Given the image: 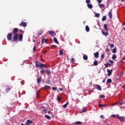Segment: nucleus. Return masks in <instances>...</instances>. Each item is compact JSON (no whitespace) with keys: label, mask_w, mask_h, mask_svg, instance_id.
<instances>
[{"label":"nucleus","mask_w":125,"mask_h":125,"mask_svg":"<svg viewBox=\"0 0 125 125\" xmlns=\"http://www.w3.org/2000/svg\"><path fill=\"white\" fill-rule=\"evenodd\" d=\"M114 105H117V104H112V106H114Z\"/></svg>","instance_id":"obj_62"},{"label":"nucleus","mask_w":125,"mask_h":125,"mask_svg":"<svg viewBox=\"0 0 125 125\" xmlns=\"http://www.w3.org/2000/svg\"><path fill=\"white\" fill-rule=\"evenodd\" d=\"M33 124V121L28 120H27L26 123L25 124L26 125H31V124Z\"/></svg>","instance_id":"obj_5"},{"label":"nucleus","mask_w":125,"mask_h":125,"mask_svg":"<svg viewBox=\"0 0 125 125\" xmlns=\"http://www.w3.org/2000/svg\"><path fill=\"white\" fill-rule=\"evenodd\" d=\"M85 30H86V32H89V27H88V26H86L85 27Z\"/></svg>","instance_id":"obj_22"},{"label":"nucleus","mask_w":125,"mask_h":125,"mask_svg":"<svg viewBox=\"0 0 125 125\" xmlns=\"http://www.w3.org/2000/svg\"><path fill=\"white\" fill-rule=\"evenodd\" d=\"M22 39H23V35L22 34H20L19 36V40L20 42H22Z\"/></svg>","instance_id":"obj_8"},{"label":"nucleus","mask_w":125,"mask_h":125,"mask_svg":"<svg viewBox=\"0 0 125 125\" xmlns=\"http://www.w3.org/2000/svg\"><path fill=\"white\" fill-rule=\"evenodd\" d=\"M107 73H108L107 76H108V77H110V76H111V75H112V72H113V69H111V70H110V69H107Z\"/></svg>","instance_id":"obj_2"},{"label":"nucleus","mask_w":125,"mask_h":125,"mask_svg":"<svg viewBox=\"0 0 125 125\" xmlns=\"http://www.w3.org/2000/svg\"><path fill=\"white\" fill-rule=\"evenodd\" d=\"M43 111L44 112V113H45V114H46V109H43Z\"/></svg>","instance_id":"obj_50"},{"label":"nucleus","mask_w":125,"mask_h":125,"mask_svg":"<svg viewBox=\"0 0 125 125\" xmlns=\"http://www.w3.org/2000/svg\"><path fill=\"white\" fill-rule=\"evenodd\" d=\"M97 88L98 89V90H102L101 86L99 85H97Z\"/></svg>","instance_id":"obj_19"},{"label":"nucleus","mask_w":125,"mask_h":125,"mask_svg":"<svg viewBox=\"0 0 125 125\" xmlns=\"http://www.w3.org/2000/svg\"><path fill=\"white\" fill-rule=\"evenodd\" d=\"M104 28L105 31H108V28H107V24H104Z\"/></svg>","instance_id":"obj_30"},{"label":"nucleus","mask_w":125,"mask_h":125,"mask_svg":"<svg viewBox=\"0 0 125 125\" xmlns=\"http://www.w3.org/2000/svg\"><path fill=\"white\" fill-rule=\"evenodd\" d=\"M109 65H110V63H106V64H104V66L106 68H108V66H109Z\"/></svg>","instance_id":"obj_34"},{"label":"nucleus","mask_w":125,"mask_h":125,"mask_svg":"<svg viewBox=\"0 0 125 125\" xmlns=\"http://www.w3.org/2000/svg\"><path fill=\"white\" fill-rule=\"evenodd\" d=\"M99 6L100 8H103L105 5L103 4H99Z\"/></svg>","instance_id":"obj_17"},{"label":"nucleus","mask_w":125,"mask_h":125,"mask_svg":"<svg viewBox=\"0 0 125 125\" xmlns=\"http://www.w3.org/2000/svg\"><path fill=\"white\" fill-rule=\"evenodd\" d=\"M102 33L103 35H104V36H105V37H107V36H108V32H106L105 33V32H104V31H102Z\"/></svg>","instance_id":"obj_14"},{"label":"nucleus","mask_w":125,"mask_h":125,"mask_svg":"<svg viewBox=\"0 0 125 125\" xmlns=\"http://www.w3.org/2000/svg\"><path fill=\"white\" fill-rule=\"evenodd\" d=\"M10 90V88H8L6 90V92H7L8 91H9Z\"/></svg>","instance_id":"obj_53"},{"label":"nucleus","mask_w":125,"mask_h":125,"mask_svg":"<svg viewBox=\"0 0 125 125\" xmlns=\"http://www.w3.org/2000/svg\"><path fill=\"white\" fill-rule=\"evenodd\" d=\"M67 106H68V104H67V103L64 104L63 105V108H66L67 107Z\"/></svg>","instance_id":"obj_35"},{"label":"nucleus","mask_w":125,"mask_h":125,"mask_svg":"<svg viewBox=\"0 0 125 125\" xmlns=\"http://www.w3.org/2000/svg\"><path fill=\"white\" fill-rule=\"evenodd\" d=\"M97 1L98 2V4H100V3H101L102 2V0H97Z\"/></svg>","instance_id":"obj_40"},{"label":"nucleus","mask_w":125,"mask_h":125,"mask_svg":"<svg viewBox=\"0 0 125 125\" xmlns=\"http://www.w3.org/2000/svg\"><path fill=\"white\" fill-rule=\"evenodd\" d=\"M114 105H117V104H112V106H114Z\"/></svg>","instance_id":"obj_63"},{"label":"nucleus","mask_w":125,"mask_h":125,"mask_svg":"<svg viewBox=\"0 0 125 125\" xmlns=\"http://www.w3.org/2000/svg\"><path fill=\"white\" fill-rule=\"evenodd\" d=\"M42 80V78H39L37 79V83H41V80Z\"/></svg>","instance_id":"obj_26"},{"label":"nucleus","mask_w":125,"mask_h":125,"mask_svg":"<svg viewBox=\"0 0 125 125\" xmlns=\"http://www.w3.org/2000/svg\"><path fill=\"white\" fill-rule=\"evenodd\" d=\"M54 42H56V43H57L58 44H59V42H58V41L57 40V39L54 38Z\"/></svg>","instance_id":"obj_16"},{"label":"nucleus","mask_w":125,"mask_h":125,"mask_svg":"<svg viewBox=\"0 0 125 125\" xmlns=\"http://www.w3.org/2000/svg\"><path fill=\"white\" fill-rule=\"evenodd\" d=\"M124 89L125 91V84L124 85Z\"/></svg>","instance_id":"obj_61"},{"label":"nucleus","mask_w":125,"mask_h":125,"mask_svg":"<svg viewBox=\"0 0 125 125\" xmlns=\"http://www.w3.org/2000/svg\"><path fill=\"white\" fill-rule=\"evenodd\" d=\"M106 51H107V52H108V51H109V49H108V48H106Z\"/></svg>","instance_id":"obj_57"},{"label":"nucleus","mask_w":125,"mask_h":125,"mask_svg":"<svg viewBox=\"0 0 125 125\" xmlns=\"http://www.w3.org/2000/svg\"><path fill=\"white\" fill-rule=\"evenodd\" d=\"M52 46H54V47H57V46L55 45H52Z\"/></svg>","instance_id":"obj_59"},{"label":"nucleus","mask_w":125,"mask_h":125,"mask_svg":"<svg viewBox=\"0 0 125 125\" xmlns=\"http://www.w3.org/2000/svg\"><path fill=\"white\" fill-rule=\"evenodd\" d=\"M99 107H107V105L105 104H99Z\"/></svg>","instance_id":"obj_33"},{"label":"nucleus","mask_w":125,"mask_h":125,"mask_svg":"<svg viewBox=\"0 0 125 125\" xmlns=\"http://www.w3.org/2000/svg\"><path fill=\"white\" fill-rule=\"evenodd\" d=\"M100 97H101V98H104V97H105V96L103 95H102L100 96Z\"/></svg>","instance_id":"obj_48"},{"label":"nucleus","mask_w":125,"mask_h":125,"mask_svg":"<svg viewBox=\"0 0 125 125\" xmlns=\"http://www.w3.org/2000/svg\"><path fill=\"white\" fill-rule=\"evenodd\" d=\"M20 26H21L22 27H26L27 26V22L21 21L20 24Z\"/></svg>","instance_id":"obj_3"},{"label":"nucleus","mask_w":125,"mask_h":125,"mask_svg":"<svg viewBox=\"0 0 125 125\" xmlns=\"http://www.w3.org/2000/svg\"><path fill=\"white\" fill-rule=\"evenodd\" d=\"M40 69H42V68H43V67L44 68H46V66H45V65H44V64H43L42 63H40Z\"/></svg>","instance_id":"obj_7"},{"label":"nucleus","mask_w":125,"mask_h":125,"mask_svg":"<svg viewBox=\"0 0 125 125\" xmlns=\"http://www.w3.org/2000/svg\"><path fill=\"white\" fill-rule=\"evenodd\" d=\"M18 40V34H15V35L13 37V41L14 42H16Z\"/></svg>","instance_id":"obj_4"},{"label":"nucleus","mask_w":125,"mask_h":125,"mask_svg":"<svg viewBox=\"0 0 125 125\" xmlns=\"http://www.w3.org/2000/svg\"><path fill=\"white\" fill-rule=\"evenodd\" d=\"M42 31H40V32H39V35H42Z\"/></svg>","instance_id":"obj_46"},{"label":"nucleus","mask_w":125,"mask_h":125,"mask_svg":"<svg viewBox=\"0 0 125 125\" xmlns=\"http://www.w3.org/2000/svg\"><path fill=\"white\" fill-rule=\"evenodd\" d=\"M40 73L41 74H43V73H44V70H42L41 71Z\"/></svg>","instance_id":"obj_44"},{"label":"nucleus","mask_w":125,"mask_h":125,"mask_svg":"<svg viewBox=\"0 0 125 125\" xmlns=\"http://www.w3.org/2000/svg\"><path fill=\"white\" fill-rule=\"evenodd\" d=\"M100 118H101V119H105V117H104V115H101Z\"/></svg>","instance_id":"obj_45"},{"label":"nucleus","mask_w":125,"mask_h":125,"mask_svg":"<svg viewBox=\"0 0 125 125\" xmlns=\"http://www.w3.org/2000/svg\"><path fill=\"white\" fill-rule=\"evenodd\" d=\"M112 52L113 53H116L117 52V48H114L112 49Z\"/></svg>","instance_id":"obj_27"},{"label":"nucleus","mask_w":125,"mask_h":125,"mask_svg":"<svg viewBox=\"0 0 125 125\" xmlns=\"http://www.w3.org/2000/svg\"><path fill=\"white\" fill-rule=\"evenodd\" d=\"M48 33L50 34V35H51V36H53V35H54V34H55V33L54 32V31L52 30V31H49Z\"/></svg>","instance_id":"obj_10"},{"label":"nucleus","mask_w":125,"mask_h":125,"mask_svg":"<svg viewBox=\"0 0 125 125\" xmlns=\"http://www.w3.org/2000/svg\"><path fill=\"white\" fill-rule=\"evenodd\" d=\"M99 16H100V14L97 13L95 15V17H99Z\"/></svg>","instance_id":"obj_42"},{"label":"nucleus","mask_w":125,"mask_h":125,"mask_svg":"<svg viewBox=\"0 0 125 125\" xmlns=\"http://www.w3.org/2000/svg\"><path fill=\"white\" fill-rule=\"evenodd\" d=\"M101 57H102V58H104V54H102L101 55Z\"/></svg>","instance_id":"obj_52"},{"label":"nucleus","mask_w":125,"mask_h":125,"mask_svg":"<svg viewBox=\"0 0 125 125\" xmlns=\"http://www.w3.org/2000/svg\"><path fill=\"white\" fill-rule=\"evenodd\" d=\"M40 65H41V63L39 62H36V65L37 68H39V67H40Z\"/></svg>","instance_id":"obj_23"},{"label":"nucleus","mask_w":125,"mask_h":125,"mask_svg":"<svg viewBox=\"0 0 125 125\" xmlns=\"http://www.w3.org/2000/svg\"><path fill=\"white\" fill-rule=\"evenodd\" d=\"M52 89H53V90H56V89H57V88L56 87H52Z\"/></svg>","instance_id":"obj_47"},{"label":"nucleus","mask_w":125,"mask_h":125,"mask_svg":"<svg viewBox=\"0 0 125 125\" xmlns=\"http://www.w3.org/2000/svg\"><path fill=\"white\" fill-rule=\"evenodd\" d=\"M45 118H46V119H48V120H50V118H51L50 116H49L47 115H45Z\"/></svg>","instance_id":"obj_32"},{"label":"nucleus","mask_w":125,"mask_h":125,"mask_svg":"<svg viewBox=\"0 0 125 125\" xmlns=\"http://www.w3.org/2000/svg\"><path fill=\"white\" fill-rule=\"evenodd\" d=\"M85 110H86V108L83 109V110L80 112V113H84V112H85Z\"/></svg>","instance_id":"obj_36"},{"label":"nucleus","mask_w":125,"mask_h":125,"mask_svg":"<svg viewBox=\"0 0 125 125\" xmlns=\"http://www.w3.org/2000/svg\"><path fill=\"white\" fill-rule=\"evenodd\" d=\"M116 58H117V56L116 55V54H113L112 57V59H113V60H115V59H116Z\"/></svg>","instance_id":"obj_18"},{"label":"nucleus","mask_w":125,"mask_h":125,"mask_svg":"<svg viewBox=\"0 0 125 125\" xmlns=\"http://www.w3.org/2000/svg\"><path fill=\"white\" fill-rule=\"evenodd\" d=\"M71 62H72V63H74L75 62V59H74V58H72L71 59Z\"/></svg>","instance_id":"obj_39"},{"label":"nucleus","mask_w":125,"mask_h":125,"mask_svg":"<svg viewBox=\"0 0 125 125\" xmlns=\"http://www.w3.org/2000/svg\"><path fill=\"white\" fill-rule=\"evenodd\" d=\"M59 90H60V91H63V88H59Z\"/></svg>","instance_id":"obj_51"},{"label":"nucleus","mask_w":125,"mask_h":125,"mask_svg":"<svg viewBox=\"0 0 125 125\" xmlns=\"http://www.w3.org/2000/svg\"><path fill=\"white\" fill-rule=\"evenodd\" d=\"M59 54L60 55H63V51L62 50H60Z\"/></svg>","instance_id":"obj_31"},{"label":"nucleus","mask_w":125,"mask_h":125,"mask_svg":"<svg viewBox=\"0 0 125 125\" xmlns=\"http://www.w3.org/2000/svg\"><path fill=\"white\" fill-rule=\"evenodd\" d=\"M119 119V121H121V122H125V119L123 118V117L118 116V118Z\"/></svg>","instance_id":"obj_12"},{"label":"nucleus","mask_w":125,"mask_h":125,"mask_svg":"<svg viewBox=\"0 0 125 125\" xmlns=\"http://www.w3.org/2000/svg\"><path fill=\"white\" fill-rule=\"evenodd\" d=\"M110 48H113V47H114V44H110Z\"/></svg>","instance_id":"obj_41"},{"label":"nucleus","mask_w":125,"mask_h":125,"mask_svg":"<svg viewBox=\"0 0 125 125\" xmlns=\"http://www.w3.org/2000/svg\"><path fill=\"white\" fill-rule=\"evenodd\" d=\"M33 51H36V47H34L33 48Z\"/></svg>","instance_id":"obj_54"},{"label":"nucleus","mask_w":125,"mask_h":125,"mask_svg":"<svg viewBox=\"0 0 125 125\" xmlns=\"http://www.w3.org/2000/svg\"><path fill=\"white\" fill-rule=\"evenodd\" d=\"M109 63H111V64H114V61L110 60L109 61Z\"/></svg>","instance_id":"obj_38"},{"label":"nucleus","mask_w":125,"mask_h":125,"mask_svg":"<svg viewBox=\"0 0 125 125\" xmlns=\"http://www.w3.org/2000/svg\"><path fill=\"white\" fill-rule=\"evenodd\" d=\"M51 113V111H48V114H50Z\"/></svg>","instance_id":"obj_58"},{"label":"nucleus","mask_w":125,"mask_h":125,"mask_svg":"<svg viewBox=\"0 0 125 125\" xmlns=\"http://www.w3.org/2000/svg\"><path fill=\"white\" fill-rule=\"evenodd\" d=\"M107 19V18L106 17V16H104L102 18V21H105Z\"/></svg>","instance_id":"obj_25"},{"label":"nucleus","mask_w":125,"mask_h":125,"mask_svg":"<svg viewBox=\"0 0 125 125\" xmlns=\"http://www.w3.org/2000/svg\"><path fill=\"white\" fill-rule=\"evenodd\" d=\"M45 41V39L44 38H43L42 39V44L44 43Z\"/></svg>","instance_id":"obj_37"},{"label":"nucleus","mask_w":125,"mask_h":125,"mask_svg":"<svg viewBox=\"0 0 125 125\" xmlns=\"http://www.w3.org/2000/svg\"><path fill=\"white\" fill-rule=\"evenodd\" d=\"M83 58L84 60H87V56L84 55L83 56Z\"/></svg>","instance_id":"obj_29"},{"label":"nucleus","mask_w":125,"mask_h":125,"mask_svg":"<svg viewBox=\"0 0 125 125\" xmlns=\"http://www.w3.org/2000/svg\"><path fill=\"white\" fill-rule=\"evenodd\" d=\"M108 16L109 17V19H112V17H113V15H112V11H110L109 13H108Z\"/></svg>","instance_id":"obj_11"},{"label":"nucleus","mask_w":125,"mask_h":125,"mask_svg":"<svg viewBox=\"0 0 125 125\" xmlns=\"http://www.w3.org/2000/svg\"><path fill=\"white\" fill-rule=\"evenodd\" d=\"M48 42L47 39L45 40L44 42H45V43H46V42Z\"/></svg>","instance_id":"obj_55"},{"label":"nucleus","mask_w":125,"mask_h":125,"mask_svg":"<svg viewBox=\"0 0 125 125\" xmlns=\"http://www.w3.org/2000/svg\"><path fill=\"white\" fill-rule=\"evenodd\" d=\"M90 2V0H86V3L89 4Z\"/></svg>","instance_id":"obj_43"},{"label":"nucleus","mask_w":125,"mask_h":125,"mask_svg":"<svg viewBox=\"0 0 125 125\" xmlns=\"http://www.w3.org/2000/svg\"><path fill=\"white\" fill-rule=\"evenodd\" d=\"M47 74H50V71L49 70L47 71Z\"/></svg>","instance_id":"obj_56"},{"label":"nucleus","mask_w":125,"mask_h":125,"mask_svg":"<svg viewBox=\"0 0 125 125\" xmlns=\"http://www.w3.org/2000/svg\"><path fill=\"white\" fill-rule=\"evenodd\" d=\"M18 32V28H14L13 31V34L14 35H15L17 32Z\"/></svg>","instance_id":"obj_6"},{"label":"nucleus","mask_w":125,"mask_h":125,"mask_svg":"<svg viewBox=\"0 0 125 125\" xmlns=\"http://www.w3.org/2000/svg\"><path fill=\"white\" fill-rule=\"evenodd\" d=\"M103 83H105V80H103Z\"/></svg>","instance_id":"obj_64"},{"label":"nucleus","mask_w":125,"mask_h":125,"mask_svg":"<svg viewBox=\"0 0 125 125\" xmlns=\"http://www.w3.org/2000/svg\"><path fill=\"white\" fill-rule=\"evenodd\" d=\"M58 100H59V101H60V100H61V97H58Z\"/></svg>","instance_id":"obj_49"},{"label":"nucleus","mask_w":125,"mask_h":125,"mask_svg":"<svg viewBox=\"0 0 125 125\" xmlns=\"http://www.w3.org/2000/svg\"><path fill=\"white\" fill-rule=\"evenodd\" d=\"M43 88L44 89H49V88H50V86H48V85H45L43 87Z\"/></svg>","instance_id":"obj_15"},{"label":"nucleus","mask_w":125,"mask_h":125,"mask_svg":"<svg viewBox=\"0 0 125 125\" xmlns=\"http://www.w3.org/2000/svg\"><path fill=\"white\" fill-rule=\"evenodd\" d=\"M87 5L88 8H91L92 7H93L92 5L91 4H90V3L87 4Z\"/></svg>","instance_id":"obj_21"},{"label":"nucleus","mask_w":125,"mask_h":125,"mask_svg":"<svg viewBox=\"0 0 125 125\" xmlns=\"http://www.w3.org/2000/svg\"><path fill=\"white\" fill-rule=\"evenodd\" d=\"M106 83H112V79H108L107 81H106Z\"/></svg>","instance_id":"obj_24"},{"label":"nucleus","mask_w":125,"mask_h":125,"mask_svg":"<svg viewBox=\"0 0 125 125\" xmlns=\"http://www.w3.org/2000/svg\"><path fill=\"white\" fill-rule=\"evenodd\" d=\"M75 125H82V122L81 121L76 122Z\"/></svg>","instance_id":"obj_28"},{"label":"nucleus","mask_w":125,"mask_h":125,"mask_svg":"<svg viewBox=\"0 0 125 125\" xmlns=\"http://www.w3.org/2000/svg\"><path fill=\"white\" fill-rule=\"evenodd\" d=\"M119 104H120V105H122V104H123V103H122V102H119Z\"/></svg>","instance_id":"obj_60"},{"label":"nucleus","mask_w":125,"mask_h":125,"mask_svg":"<svg viewBox=\"0 0 125 125\" xmlns=\"http://www.w3.org/2000/svg\"><path fill=\"white\" fill-rule=\"evenodd\" d=\"M94 55L95 58H98V57H99V53H98V52H97L96 53H95L94 54Z\"/></svg>","instance_id":"obj_9"},{"label":"nucleus","mask_w":125,"mask_h":125,"mask_svg":"<svg viewBox=\"0 0 125 125\" xmlns=\"http://www.w3.org/2000/svg\"><path fill=\"white\" fill-rule=\"evenodd\" d=\"M7 38L8 41H11V39L12 38V33H9L7 36Z\"/></svg>","instance_id":"obj_1"},{"label":"nucleus","mask_w":125,"mask_h":125,"mask_svg":"<svg viewBox=\"0 0 125 125\" xmlns=\"http://www.w3.org/2000/svg\"><path fill=\"white\" fill-rule=\"evenodd\" d=\"M94 66H97V65H98V62H97V61H95V62H94Z\"/></svg>","instance_id":"obj_20"},{"label":"nucleus","mask_w":125,"mask_h":125,"mask_svg":"<svg viewBox=\"0 0 125 125\" xmlns=\"http://www.w3.org/2000/svg\"><path fill=\"white\" fill-rule=\"evenodd\" d=\"M119 116V114H116V115L112 114V115H111V117L112 118H117V119H118Z\"/></svg>","instance_id":"obj_13"}]
</instances>
